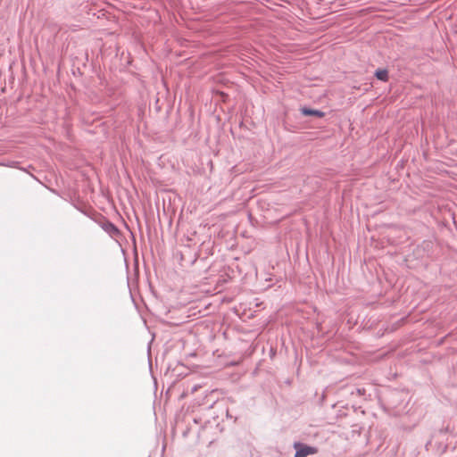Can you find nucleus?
I'll list each match as a JSON object with an SVG mask.
<instances>
[{
	"label": "nucleus",
	"instance_id": "f257e3e1",
	"mask_svg": "<svg viewBox=\"0 0 457 457\" xmlns=\"http://www.w3.org/2000/svg\"><path fill=\"white\" fill-rule=\"evenodd\" d=\"M295 448L296 449L295 457H307L311 454L318 453V449L313 446L306 445L301 443H295Z\"/></svg>",
	"mask_w": 457,
	"mask_h": 457
},
{
	"label": "nucleus",
	"instance_id": "7ed1b4c3",
	"mask_svg": "<svg viewBox=\"0 0 457 457\" xmlns=\"http://www.w3.org/2000/svg\"><path fill=\"white\" fill-rule=\"evenodd\" d=\"M103 228L111 236H114L119 233V229L117 228V227L110 221L104 222L103 224Z\"/></svg>",
	"mask_w": 457,
	"mask_h": 457
},
{
	"label": "nucleus",
	"instance_id": "20e7f679",
	"mask_svg": "<svg viewBox=\"0 0 457 457\" xmlns=\"http://www.w3.org/2000/svg\"><path fill=\"white\" fill-rule=\"evenodd\" d=\"M375 76L378 79L381 81H387L388 79V71L386 70H378L375 72Z\"/></svg>",
	"mask_w": 457,
	"mask_h": 457
},
{
	"label": "nucleus",
	"instance_id": "f03ea898",
	"mask_svg": "<svg viewBox=\"0 0 457 457\" xmlns=\"http://www.w3.org/2000/svg\"><path fill=\"white\" fill-rule=\"evenodd\" d=\"M301 113L304 116H316L318 118H323L325 113L320 110L311 109L307 107H303L300 109Z\"/></svg>",
	"mask_w": 457,
	"mask_h": 457
},
{
	"label": "nucleus",
	"instance_id": "39448f33",
	"mask_svg": "<svg viewBox=\"0 0 457 457\" xmlns=\"http://www.w3.org/2000/svg\"><path fill=\"white\" fill-rule=\"evenodd\" d=\"M365 392L364 388H357L356 389V393L361 395H363Z\"/></svg>",
	"mask_w": 457,
	"mask_h": 457
}]
</instances>
